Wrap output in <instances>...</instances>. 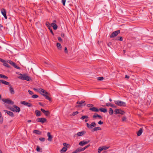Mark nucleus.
<instances>
[{
  "mask_svg": "<svg viewBox=\"0 0 153 153\" xmlns=\"http://www.w3.org/2000/svg\"><path fill=\"white\" fill-rule=\"evenodd\" d=\"M56 45H57V47L59 49H60L61 48L62 46H61V45L60 43H57Z\"/></svg>",
  "mask_w": 153,
  "mask_h": 153,
  "instance_id": "72a5a7b5",
  "label": "nucleus"
},
{
  "mask_svg": "<svg viewBox=\"0 0 153 153\" xmlns=\"http://www.w3.org/2000/svg\"><path fill=\"white\" fill-rule=\"evenodd\" d=\"M76 150V151L77 152H79L82 151H81V147H80V148H79L77 149Z\"/></svg>",
  "mask_w": 153,
  "mask_h": 153,
  "instance_id": "49530a36",
  "label": "nucleus"
},
{
  "mask_svg": "<svg viewBox=\"0 0 153 153\" xmlns=\"http://www.w3.org/2000/svg\"><path fill=\"white\" fill-rule=\"evenodd\" d=\"M1 82L6 85H8L9 83L8 82L4 81L3 80H0V83Z\"/></svg>",
  "mask_w": 153,
  "mask_h": 153,
  "instance_id": "b1692460",
  "label": "nucleus"
},
{
  "mask_svg": "<svg viewBox=\"0 0 153 153\" xmlns=\"http://www.w3.org/2000/svg\"><path fill=\"white\" fill-rule=\"evenodd\" d=\"M2 100L5 103L8 104L13 105L14 104L13 101L8 99H2Z\"/></svg>",
  "mask_w": 153,
  "mask_h": 153,
  "instance_id": "20e7f679",
  "label": "nucleus"
},
{
  "mask_svg": "<svg viewBox=\"0 0 153 153\" xmlns=\"http://www.w3.org/2000/svg\"><path fill=\"white\" fill-rule=\"evenodd\" d=\"M32 97L33 98H36L38 97V96L36 94H35L33 95Z\"/></svg>",
  "mask_w": 153,
  "mask_h": 153,
  "instance_id": "8fccbe9b",
  "label": "nucleus"
},
{
  "mask_svg": "<svg viewBox=\"0 0 153 153\" xmlns=\"http://www.w3.org/2000/svg\"><path fill=\"white\" fill-rule=\"evenodd\" d=\"M97 79L99 80H102L103 79V77H98Z\"/></svg>",
  "mask_w": 153,
  "mask_h": 153,
  "instance_id": "3c124183",
  "label": "nucleus"
},
{
  "mask_svg": "<svg viewBox=\"0 0 153 153\" xmlns=\"http://www.w3.org/2000/svg\"><path fill=\"white\" fill-rule=\"evenodd\" d=\"M90 142V140L88 141H80L79 143V145L80 146H82L85 144H86Z\"/></svg>",
  "mask_w": 153,
  "mask_h": 153,
  "instance_id": "9b49d317",
  "label": "nucleus"
},
{
  "mask_svg": "<svg viewBox=\"0 0 153 153\" xmlns=\"http://www.w3.org/2000/svg\"><path fill=\"white\" fill-rule=\"evenodd\" d=\"M9 90L10 92V93L12 94H14L15 93V92L14 91L13 88H12V87L10 85H9Z\"/></svg>",
  "mask_w": 153,
  "mask_h": 153,
  "instance_id": "6ab92c4d",
  "label": "nucleus"
},
{
  "mask_svg": "<svg viewBox=\"0 0 153 153\" xmlns=\"http://www.w3.org/2000/svg\"><path fill=\"white\" fill-rule=\"evenodd\" d=\"M67 150V148L66 147H64L60 150V152L61 153H63L65 152Z\"/></svg>",
  "mask_w": 153,
  "mask_h": 153,
  "instance_id": "5701e85b",
  "label": "nucleus"
},
{
  "mask_svg": "<svg viewBox=\"0 0 153 153\" xmlns=\"http://www.w3.org/2000/svg\"><path fill=\"white\" fill-rule=\"evenodd\" d=\"M89 110L92 111L96 112H98L99 111V110L95 107H93L89 108Z\"/></svg>",
  "mask_w": 153,
  "mask_h": 153,
  "instance_id": "dca6fc26",
  "label": "nucleus"
},
{
  "mask_svg": "<svg viewBox=\"0 0 153 153\" xmlns=\"http://www.w3.org/2000/svg\"><path fill=\"white\" fill-rule=\"evenodd\" d=\"M7 62L8 63H10V64H11L12 65L14 63L13 62H12V61H11V60H8L7 61Z\"/></svg>",
  "mask_w": 153,
  "mask_h": 153,
  "instance_id": "c03bdc74",
  "label": "nucleus"
},
{
  "mask_svg": "<svg viewBox=\"0 0 153 153\" xmlns=\"http://www.w3.org/2000/svg\"><path fill=\"white\" fill-rule=\"evenodd\" d=\"M111 106L114 108H116V107L115 105L112 104H111Z\"/></svg>",
  "mask_w": 153,
  "mask_h": 153,
  "instance_id": "69168bd1",
  "label": "nucleus"
},
{
  "mask_svg": "<svg viewBox=\"0 0 153 153\" xmlns=\"http://www.w3.org/2000/svg\"><path fill=\"white\" fill-rule=\"evenodd\" d=\"M126 117H123L122 118V121H125L126 120Z\"/></svg>",
  "mask_w": 153,
  "mask_h": 153,
  "instance_id": "5fc2aeb1",
  "label": "nucleus"
},
{
  "mask_svg": "<svg viewBox=\"0 0 153 153\" xmlns=\"http://www.w3.org/2000/svg\"><path fill=\"white\" fill-rule=\"evenodd\" d=\"M12 65L13 66L14 68H15L17 69H20V68L18 66H17L16 64L14 62L13 63V64Z\"/></svg>",
  "mask_w": 153,
  "mask_h": 153,
  "instance_id": "2f4dec72",
  "label": "nucleus"
},
{
  "mask_svg": "<svg viewBox=\"0 0 153 153\" xmlns=\"http://www.w3.org/2000/svg\"><path fill=\"white\" fill-rule=\"evenodd\" d=\"M125 78L128 79L129 78V76H127V75H126L125 76Z\"/></svg>",
  "mask_w": 153,
  "mask_h": 153,
  "instance_id": "774afa93",
  "label": "nucleus"
},
{
  "mask_svg": "<svg viewBox=\"0 0 153 153\" xmlns=\"http://www.w3.org/2000/svg\"><path fill=\"white\" fill-rule=\"evenodd\" d=\"M41 110L42 111V112L47 116H48L50 114L49 112L48 111H45L42 108H41Z\"/></svg>",
  "mask_w": 153,
  "mask_h": 153,
  "instance_id": "2eb2a0df",
  "label": "nucleus"
},
{
  "mask_svg": "<svg viewBox=\"0 0 153 153\" xmlns=\"http://www.w3.org/2000/svg\"><path fill=\"white\" fill-rule=\"evenodd\" d=\"M88 107H91V108L93 107V105L92 104H88L87 105Z\"/></svg>",
  "mask_w": 153,
  "mask_h": 153,
  "instance_id": "de8ad7c7",
  "label": "nucleus"
},
{
  "mask_svg": "<svg viewBox=\"0 0 153 153\" xmlns=\"http://www.w3.org/2000/svg\"><path fill=\"white\" fill-rule=\"evenodd\" d=\"M36 121L38 122H41L43 123L46 121V119L44 118H38L36 119Z\"/></svg>",
  "mask_w": 153,
  "mask_h": 153,
  "instance_id": "1a4fd4ad",
  "label": "nucleus"
},
{
  "mask_svg": "<svg viewBox=\"0 0 153 153\" xmlns=\"http://www.w3.org/2000/svg\"><path fill=\"white\" fill-rule=\"evenodd\" d=\"M113 111L112 108H110L109 113L110 115H112L113 113Z\"/></svg>",
  "mask_w": 153,
  "mask_h": 153,
  "instance_id": "473e14b6",
  "label": "nucleus"
},
{
  "mask_svg": "<svg viewBox=\"0 0 153 153\" xmlns=\"http://www.w3.org/2000/svg\"><path fill=\"white\" fill-rule=\"evenodd\" d=\"M3 122V118L2 117L0 118V123L2 124Z\"/></svg>",
  "mask_w": 153,
  "mask_h": 153,
  "instance_id": "864d4df0",
  "label": "nucleus"
},
{
  "mask_svg": "<svg viewBox=\"0 0 153 153\" xmlns=\"http://www.w3.org/2000/svg\"><path fill=\"white\" fill-rule=\"evenodd\" d=\"M119 109H116L114 111V113L115 114H117L119 113Z\"/></svg>",
  "mask_w": 153,
  "mask_h": 153,
  "instance_id": "c756f323",
  "label": "nucleus"
},
{
  "mask_svg": "<svg viewBox=\"0 0 153 153\" xmlns=\"http://www.w3.org/2000/svg\"><path fill=\"white\" fill-rule=\"evenodd\" d=\"M1 12L2 14L4 16V18L7 19V18L6 16V12L5 10L4 9H2L1 10Z\"/></svg>",
  "mask_w": 153,
  "mask_h": 153,
  "instance_id": "ddd939ff",
  "label": "nucleus"
},
{
  "mask_svg": "<svg viewBox=\"0 0 153 153\" xmlns=\"http://www.w3.org/2000/svg\"><path fill=\"white\" fill-rule=\"evenodd\" d=\"M78 113H79V112L78 111H75V112H74L73 113V114H72V115H71V116H74L75 115L78 114Z\"/></svg>",
  "mask_w": 153,
  "mask_h": 153,
  "instance_id": "e433bc0d",
  "label": "nucleus"
},
{
  "mask_svg": "<svg viewBox=\"0 0 153 153\" xmlns=\"http://www.w3.org/2000/svg\"><path fill=\"white\" fill-rule=\"evenodd\" d=\"M88 116H82L81 117L80 119L82 120H83L85 118H88Z\"/></svg>",
  "mask_w": 153,
  "mask_h": 153,
  "instance_id": "4c0bfd02",
  "label": "nucleus"
},
{
  "mask_svg": "<svg viewBox=\"0 0 153 153\" xmlns=\"http://www.w3.org/2000/svg\"><path fill=\"white\" fill-rule=\"evenodd\" d=\"M28 92L29 94L31 95H32L33 94V93L30 90H28Z\"/></svg>",
  "mask_w": 153,
  "mask_h": 153,
  "instance_id": "6e6d98bb",
  "label": "nucleus"
},
{
  "mask_svg": "<svg viewBox=\"0 0 153 153\" xmlns=\"http://www.w3.org/2000/svg\"><path fill=\"white\" fill-rule=\"evenodd\" d=\"M66 1V0H62V2L63 4V5L65 6V3Z\"/></svg>",
  "mask_w": 153,
  "mask_h": 153,
  "instance_id": "603ef678",
  "label": "nucleus"
},
{
  "mask_svg": "<svg viewBox=\"0 0 153 153\" xmlns=\"http://www.w3.org/2000/svg\"><path fill=\"white\" fill-rule=\"evenodd\" d=\"M35 113L36 116L38 117L40 115V111L36 110L35 111Z\"/></svg>",
  "mask_w": 153,
  "mask_h": 153,
  "instance_id": "bb28decb",
  "label": "nucleus"
},
{
  "mask_svg": "<svg viewBox=\"0 0 153 153\" xmlns=\"http://www.w3.org/2000/svg\"><path fill=\"white\" fill-rule=\"evenodd\" d=\"M111 104L110 103H106L105 105L104 106H108V107L109 106H111Z\"/></svg>",
  "mask_w": 153,
  "mask_h": 153,
  "instance_id": "09e8293b",
  "label": "nucleus"
},
{
  "mask_svg": "<svg viewBox=\"0 0 153 153\" xmlns=\"http://www.w3.org/2000/svg\"><path fill=\"white\" fill-rule=\"evenodd\" d=\"M49 29L50 30V31L51 32V33L53 35H54L53 33V31H52V29L51 28V27L50 28V29Z\"/></svg>",
  "mask_w": 153,
  "mask_h": 153,
  "instance_id": "e2e57ef3",
  "label": "nucleus"
},
{
  "mask_svg": "<svg viewBox=\"0 0 153 153\" xmlns=\"http://www.w3.org/2000/svg\"><path fill=\"white\" fill-rule=\"evenodd\" d=\"M0 61H1V62H2L3 63H4V62H5V61L4 59L1 58H0Z\"/></svg>",
  "mask_w": 153,
  "mask_h": 153,
  "instance_id": "4d7b16f0",
  "label": "nucleus"
},
{
  "mask_svg": "<svg viewBox=\"0 0 153 153\" xmlns=\"http://www.w3.org/2000/svg\"><path fill=\"white\" fill-rule=\"evenodd\" d=\"M102 147L103 150L107 149L109 148V147L106 146H104Z\"/></svg>",
  "mask_w": 153,
  "mask_h": 153,
  "instance_id": "58836bf2",
  "label": "nucleus"
},
{
  "mask_svg": "<svg viewBox=\"0 0 153 153\" xmlns=\"http://www.w3.org/2000/svg\"><path fill=\"white\" fill-rule=\"evenodd\" d=\"M114 103L117 105L120 106H125L126 105L125 102L120 100H115Z\"/></svg>",
  "mask_w": 153,
  "mask_h": 153,
  "instance_id": "f03ea898",
  "label": "nucleus"
},
{
  "mask_svg": "<svg viewBox=\"0 0 153 153\" xmlns=\"http://www.w3.org/2000/svg\"><path fill=\"white\" fill-rule=\"evenodd\" d=\"M97 117H98L100 119L102 118V117L101 116L95 113L94 114V115H93V118H94Z\"/></svg>",
  "mask_w": 153,
  "mask_h": 153,
  "instance_id": "a211bd4d",
  "label": "nucleus"
},
{
  "mask_svg": "<svg viewBox=\"0 0 153 153\" xmlns=\"http://www.w3.org/2000/svg\"><path fill=\"white\" fill-rule=\"evenodd\" d=\"M0 77L4 79L8 78V77L2 74H0Z\"/></svg>",
  "mask_w": 153,
  "mask_h": 153,
  "instance_id": "7c9ffc66",
  "label": "nucleus"
},
{
  "mask_svg": "<svg viewBox=\"0 0 153 153\" xmlns=\"http://www.w3.org/2000/svg\"><path fill=\"white\" fill-rule=\"evenodd\" d=\"M124 113L125 112L124 111H123L120 109L119 114H120L122 115H123L124 114Z\"/></svg>",
  "mask_w": 153,
  "mask_h": 153,
  "instance_id": "37998d69",
  "label": "nucleus"
},
{
  "mask_svg": "<svg viewBox=\"0 0 153 153\" xmlns=\"http://www.w3.org/2000/svg\"><path fill=\"white\" fill-rule=\"evenodd\" d=\"M101 128L99 127H96L94 128L92 130V131H96L101 130Z\"/></svg>",
  "mask_w": 153,
  "mask_h": 153,
  "instance_id": "cd10ccee",
  "label": "nucleus"
},
{
  "mask_svg": "<svg viewBox=\"0 0 153 153\" xmlns=\"http://www.w3.org/2000/svg\"><path fill=\"white\" fill-rule=\"evenodd\" d=\"M85 101L83 100H81L80 101H78L76 102V103L78 105L76 106L78 107H80L82 106H85L86 104L84 103Z\"/></svg>",
  "mask_w": 153,
  "mask_h": 153,
  "instance_id": "7ed1b4c3",
  "label": "nucleus"
},
{
  "mask_svg": "<svg viewBox=\"0 0 153 153\" xmlns=\"http://www.w3.org/2000/svg\"><path fill=\"white\" fill-rule=\"evenodd\" d=\"M90 146V144H88L87 146H85L84 147H83V148H82L81 147V151H83L85 149H87V148L89 147Z\"/></svg>",
  "mask_w": 153,
  "mask_h": 153,
  "instance_id": "c85d7f7f",
  "label": "nucleus"
},
{
  "mask_svg": "<svg viewBox=\"0 0 153 153\" xmlns=\"http://www.w3.org/2000/svg\"><path fill=\"white\" fill-rule=\"evenodd\" d=\"M47 136L48 137V140L49 141H51L52 138V136L51 135L50 132H48L47 133Z\"/></svg>",
  "mask_w": 153,
  "mask_h": 153,
  "instance_id": "aec40b11",
  "label": "nucleus"
},
{
  "mask_svg": "<svg viewBox=\"0 0 153 153\" xmlns=\"http://www.w3.org/2000/svg\"><path fill=\"white\" fill-rule=\"evenodd\" d=\"M46 25L48 28L49 29H50L51 26L49 23L48 22H47L46 23Z\"/></svg>",
  "mask_w": 153,
  "mask_h": 153,
  "instance_id": "c9c22d12",
  "label": "nucleus"
},
{
  "mask_svg": "<svg viewBox=\"0 0 153 153\" xmlns=\"http://www.w3.org/2000/svg\"><path fill=\"white\" fill-rule=\"evenodd\" d=\"M85 131H84L79 132L78 133H77L76 134L74 135V136H81L85 134Z\"/></svg>",
  "mask_w": 153,
  "mask_h": 153,
  "instance_id": "f8f14e48",
  "label": "nucleus"
},
{
  "mask_svg": "<svg viewBox=\"0 0 153 153\" xmlns=\"http://www.w3.org/2000/svg\"><path fill=\"white\" fill-rule=\"evenodd\" d=\"M39 92H41L43 93V94H48V93L45 90H44V89H42V88H39Z\"/></svg>",
  "mask_w": 153,
  "mask_h": 153,
  "instance_id": "4be33fe9",
  "label": "nucleus"
},
{
  "mask_svg": "<svg viewBox=\"0 0 153 153\" xmlns=\"http://www.w3.org/2000/svg\"><path fill=\"white\" fill-rule=\"evenodd\" d=\"M18 78L23 80H26L29 81L31 80V78L28 76L26 74H20V76L18 77Z\"/></svg>",
  "mask_w": 153,
  "mask_h": 153,
  "instance_id": "f257e3e1",
  "label": "nucleus"
},
{
  "mask_svg": "<svg viewBox=\"0 0 153 153\" xmlns=\"http://www.w3.org/2000/svg\"><path fill=\"white\" fill-rule=\"evenodd\" d=\"M4 111L7 113L8 115L11 117H13L14 116V114L12 112L6 110H4Z\"/></svg>",
  "mask_w": 153,
  "mask_h": 153,
  "instance_id": "4468645a",
  "label": "nucleus"
},
{
  "mask_svg": "<svg viewBox=\"0 0 153 153\" xmlns=\"http://www.w3.org/2000/svg\"><path fill=\"white\" fill-rule=\"evenodd\" d=\"M58 39L59 40V41L61 42L62 41L61 38L60 37H59L58 38Z\"/></svg>",
  "mask_w": 153,
  "mask_h": 153,
  "instance_id": "0e129e2a",
  "label": "nucleus"
},
{
  "mask_svg": "<svg viewBox=\"0 0 153 153\" xmlns=\"http://www.w3.org/2000/svg\"><path fill=\"white\" fill-rule=\"evenodd\" d=\"M56 22V20H54L53 21V22H52L51 24V26L53 27V28L54 30H56L57 29V26L56 24L55 23Z\"/></svg>",
  "mask_w": 153,
  "mask_h": 153,
  "instance_id": "6e6552de",
  "label": "nucleus"
},
{
  "mask_svg": "<svg viewBox=\"0 0 153 153\" xmlns=\"http://www.w3.org/2000/svg\"><path fill=\"white\" fill-rule=\"evenodd\" d=\"M3 65H4V66L7 67L8 68H9L10 67V66L7 63H6V62H4V63H3Z\"/></svg>",
  "mask_w": 153,
  "mask_h": 153,
  "instance_id": "ea45409f",
  "label": "nucleus"
},
{
  "mask_svg": "<svg viewBox=\"0 0 153 153\" xmlns=\"http://www.w3.org/2000/svg\"><path fill=\"white\" fill-rule=\"evenodd\" d=\"M143 132V129L142 128H140L139 131L137 133V134L138 136H140Z\"/></svg>",
  "mask_w": 153,
  "mask_h": 153,
  "instance_id": "412c9836",
  "label": "nucleus"
},
{
  "mask_svg": "<svg viewBox=\"0 0 153 153\" xmlns=\"http://www.w3.org/2000/svg\"><path fill=\"white\" fill-rule=\"evenodd\" d=\"M63 145L64 146V147H66L67 148L68 144L65 143H63Z\"/></svg>",
  "mask_w": 153,
  "mask_h": 153,
  "instance_id": "bf43d9fd",
  "label": "nucleus"
},
{
  "mask_svg": "<svg viewBox=\"0 0 153 153\" xmlns=\"http://www.w3.org/2000/svg\"><path fill=\"white\" fill-rule=\"evenodd\" d=\"M120 33V31L119 30L113 32L110 36V38H112L116 36Z\"/></svg>",
  "mask_w": 153,
  "mask_h": 153,
  "instance_id": "39448f33",
  "label": "nucleus"
},
{
  "mask_svg": "<svg viewBox=\"0 0 153 153\" xmlns=\"http://www.w3.org/2000/svg\"><path fill=\"white\" fill-rule=\"evenodd\" d=\"M33 132L37 134H40V131L37 130H34L33 131Z\"/></svg>",
  "mask_w": 153,
  "mask_h": 153,
  "instance_id": "f704fd0d",
  "label": "nucleus"
},
{
  "mask_svg": "<svg viewBox=\"0 0 153 153\" xmlns=\"http://www.w3.org/2000/svg\"><path fill=\"white\" fill-rule=\"evenodd\" d=\"M99 110L101 112H104V113H106L107 111V110L105 108H100Z\"/></svg>",
  "mask_w": 153,
  "mask_h": 153,
  "instance_id": "393cba45",
  "label": "nucleus"
},
{
  "mask_svg": "<svg viewBox=\"0 0 153 153\" xmlns=\"http://www.w3.org/2000/svg\"><path fill=\"white\" fill-rule=\"evenodd\" d=\"M65 52L66 53H68V50L66 47L65 48Z\"/></svg>",
  "mask_w": 153,
  "mask_h": 153,
  "instance_id": "680f3d73",
  "label": "nucleus"
},
{
  "mask_svg": "<svg viewBox=\"0 0 153 153\" xmlns=\"http://www.w3.org/2000/svg\"><path fill=\"white\" fill-rule=\"evenodd\" d=\"M98 123L99 125H102V124H103V122L101 120H100L98 122Z\"/></svg>",
  "mask_w": 153,
  "mask_h": 153,
  "instance_id": "13d9d810",
  "label": "nucleus"
},
{
  "mask_svg": "<svg viewBox=\"0 0 153 153\" xmlns=\"http://www.w3.org/2000/svg\"><path fill=\"white\" fill-rule=\"evenodd\" d=\"M116 40L120 41H122L123 38L121 37H118L116 38Z\"/></svg>",
  "mask_w": 153,
  "mask_h": 153,
  "instance_id": "a18cd8bd",
  "label": "nucleus"
},
{
  "mask_svg": "<svg viewBox=\"0 0 153 153\" xmlns=\"http://www.w3.org/2000/svg\"><path fill=\"white\" fill-rule=\"evenodd\" d=\"M36 150L38 152H42V149H40L39 146H37L36 148Z\"/></svg>",
  "mask_w": 153,
  "mask_h": 153,
  "instance_id": "a878e982",
  "label": "nucleus"
},
{
  "mask_svg": "<svg viewBox=\"0 0 153 153\" xmlns=\"http://www.w3.org/2000/svg\"><path fill=\"white\" fill-rule=\"evenodd\" d=\"M86 125L88 128L89 129H91L93 127H95L96 126V124L95 122H92L90 125L88 123H86Z\"/></svg>",
  "mask_w": 153,
  "mask_h": 153,
  "instance_id": "0eeeda50",
  "label": "nucleus"
},
{
  "mask_svg": "<svg viewBox=\"0 0 153 153\" xmlns=\"http://www.w3.org/2000/svg\"><path fill=\"white\" fill-rule=\"evenodd\" d=\"M33 89L34 90H35V91H38V92L39 91V90H38L36 88H33Z\"/></svg>",
  "mask_w": 153,
  "mask_h": 153,
  "instance_id": "338daca9",
  "label": "nucleus"
},
{
  "mask_svg": "<svg viewBox=\"0 0 153 153\" xmlns=\"http://www.w3.org/2000/svg\"><path fill=\"white\" fill-rule=\"evenodd\" d=\"M39 140L41 141L44 142L45 140V138L44 137H40L39 139Z\"/></svg>",
  "mask_w": 153,
  "mask_h": 153,
  "instance_id": "a19ab883",
  "label": "nucleus"
},
{
  "mask_svg": "<svg viewBox=\"0 0 153 153\" xmlns=\"http://www.w3.org/2000/svg\"><path fill=\"white\" fill-rule=\"evenodd\" d=\"M111 45V42H108L107 44V45L108 47H110Z\"/></svg>",
  "mask_w": 153,
  "mask_h": 153,
  "instance_id": "052dcab7",
  "label": "nucleus"
},
{
  "mask_svg": "<svg viewBox=\"0 0 153 153\" xmlns=\"http://www.w3.org/2000/svg\"><path fill=\"white\" fill-rule=\"evenodd\" d=\"M14 107L15 108H16V110H14V109H14L13 108H10V109L11 111L14 112H19L20 111V108L19 107L16 105H14Z\"/></svg>",
  "mask_w": 153,
  "mask_h": 153,
  "instance_id": "423d86ee",
  "label": "nucleus"
},
{
  "mask_svg": "<svg viewBox=\"0 0 153 153\" xmlns=\"http://www.w3.org/2000/svg\"><path fill=\"white\" fill-rule=\"evenodd\" d=\"M42 94L49 101L51 100V98L49 97V94L48 93V94Z\"/></svg>",
  "mask_w": 153,
  "mask_h": 153,
  "instance_id": "f3484780",
  "label": "nucleus"
},
{
  "mask_svg": "<svg viewBox=\"0 0 153 153\" xmlns=\"http://www.w3.org/2000/svg\"><path fill=\"white\" fill-rule=\"evenodd\" d=\"M102 150H103L102 149V147H100L98 149V153H100L101 152Z\"/></svg>",
  "mask_w": 153,
  "mask_h": 153,
  "instance_id": "79ce46f5",
  "label": "nucleus"
},
{
  "mask_svg": "<svg viewBox=\"0 0 153 153\" xmlns=\"http://www.w3.org/2000/svg\"><path fill=\"white\" fill-rule=\"evenodd\" d=\"M21 103L22 104H23L27 106L28 107H30L32 106V105L31 103L27 102L25 101L21 102Z\"/></svg>",
  "mask_w": 153,
  "mask_h": 153,
  "instance_id": "9d476101",
  "label": "nucleus"
}]
</instances>
